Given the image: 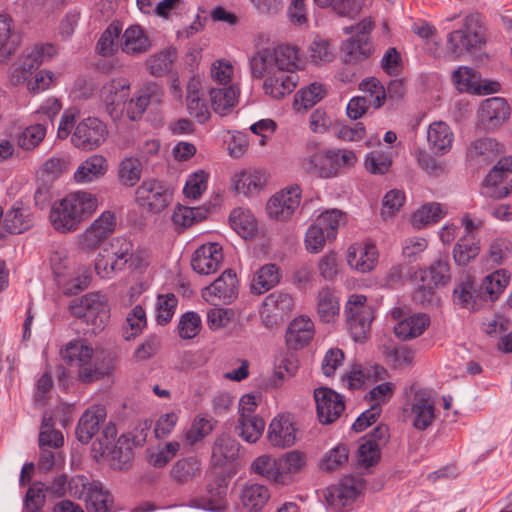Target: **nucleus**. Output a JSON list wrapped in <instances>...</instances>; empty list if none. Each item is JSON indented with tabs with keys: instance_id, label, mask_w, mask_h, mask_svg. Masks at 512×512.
<instances>
[{
	"instance_id": "1",
	"label": "nucleus",
	"mask_w": 512,
	"mask_h": 512,
	"mask_svg": "<svg viewBox=\"0 0 512 512\" xmlns=\"http://www.w3.org/2000/svg\"><path fill=\"white\" fill-rule=\"evenodd\" d=\"M301 63L296 47L280 45L258 50L250 59V69L254 78L265 79L266 95L281 99L294 91L298 83L296 70Z\"/></svg>"
},
{
	"instance_id": "2",
	"label": "nucleus",
	"mask_w": 512,
	"mask_h": 512,
	"mask_svg": "<svg viewBox=\"0 0 512 512\" xmlns=\"http://www.w3.org/2000/svg\"><path fill=\"white\" fill-rule=\"evenodd\" d=\"M94 195L78 191L67 195L53 204L50 211L52 227L60 233L76 231L82 221L90 217L97 209Z\"/></svg>"
},
{
	"instance_id": "3",
	"label": "nucleus",
	"mask_w": 512,
	"mask_h": 512,
	"mask_svg": "<svg viewBox=\"0 0 512 512\" xmlns=\"http://www.w3.org/2000/svg\"><path fill=\"white\" fill-rule=\"evenodd\" d=\"M357 157L352 150L328 149L316 151L302 161L304 170L319 178H332L355 165Z\"/></svg>"
},
{
	"instance_id": "4",
	"label": "nucleus",
	"mask_w": 512,
	"mask_h": 512,
	"mask_svg": "<svg viewBox=\"0 0 512 512\" xmlns=\"http://www.w3.org/2000/svg\"><path fill=\"white\" fill-rule=\"evenodd\" d=\"M485 43L481 17L470 14L465 17L462 29L452 31L447 37V51L454 59L480 48Z\"/></svg>"
},
{
	"instance_id": "5",
	"label": "nucleus",
	"mask_w": 512,
	"mask_h": 512,
	"mask_svg": "<svg viewBox=\"0 0 512 512\" xmlns=\"http://www.w3.org/2000/svg\"><path fill=\"white\" fill-rule=\"evenodd\" d=\"M61 357L70 366L78 368L79 379L84 383L94 382L108 373V369L100 367L93 348L84 342H69L61 350Z\"/></svg>"
},
{
	"instance_id": "6",
	"label": "nucleus",
	"mask_w": 512,
	"mask_h": 512,
	"mask_svg": "<svg viewBox=\"0 0 512 512\" xmlns=\"http://www.w3.org/2000/svg\"><path fill=\"white\" fill-rule=\"evenodd\" d=\"M133 244L124 237L113 238L97 255L95 271L101 278H112L131 260Z\"/></svg>"
},
{
	"instance_id": "7",
	"label": "nucleus",
	"mask_w": 512,
	"mask_h": 512,
	"mask_svg": "<svg viewBox=\"0 0 512 512\" xmlns=\"http://www.w3.org/2000/svg\"><path fill=\"white\" fill-rule=\"evenodd\" d=\"M349 330L355 341H362L370 331L374 319L373 308L367 304L364 295H351L345 307Z\"/></svg>"
},
{
	"instance_id": "8",
	"label": "nucleus",
	"mask_w": 512,
	"mask_h": 512,
	"mask_svg": "<svg viewBox=\"0 0 512 512\" xmlns=\"http://www.w3.org/2000/svg\"><path fill=\"white\" fill-rule=\"evenodd\" d=\"M71 313L91 323L94 329H103L109 318L105 297L100 293H90L70 306Z\"/></svg>"
},
{
	"instance_id": "9",
	"label": "nucleus",
	"mask_w": 512,
	"mask_h": 512,
	"mask_svg": "<svg viewBox=\"0 0 512 512\" xmlns=\"http://www.w3.org/2000/svg\"><path fill=\"white\" fill-rule=\"evenodd\" d=\"M107 137L106 125L96 117H87L76 125L71 142L78 149L90 151L100 147Z\"/></svg>"
},
{
	"instance_id": "10",
	"label": "nucleus",
	"mask_w": 512,
	"mask_h": 512,
	"mask_svg": "<svg viewBox=\"0 0 512 512\" xmlns=\"http://www.w3.org/2000/svg\"><path fill=\"white\" fill-rule=\"evenodd\" d=\"M116 215L107 210L97 217L79 236V246L85 251H94L110 237L116 228Z\"/></svg>"
},
{
	"instance_id": "11",
	"label": "nucleus",
	"mask_w": 512,
	"mask_h": 512,
	"mask_svg": "<svg viewBox=\"0 0 512 512\" xmlns=\"http://www.w3.org/2000/svg\"><path fill=\"white\" fill-rule=\"evenodd\" d=\"M302 191L294 185L274 194L267 203V213L277 221H286L299 209Z\"/></svg>"
},
{
	"instance_id": "12",
	"label": "nucleus",
	"mask_w": 512,
	"mask_h": 512,
	"mask_svg": "<svg viewBox=\"0 0 512 512\" xmlns=\"http://www.w3.org/2000/svg\"><path fill=\"white\" fill-rule=\"evenodd\" d=\"M391 317L398 320L394 326V333L397 338L403 341L421 336L430 325V318L427 314L417 313L408 315L407 309L403 307L393 308L391 310Z\"/></svg>"
},
{
	"instance_id": "13",
	"label": "nucleus",
	"mask_w": 512,
	"mask_h": 512,
	"mask_svg": "<svg viewBox=\"0 0 512 512\" xmlns=\"http://www.w3.org/2000/svg\"><path fill=\"white\" fill-rule=\"evenodd\" d=\"M136 201L139 206L152 213L164 210L171 200L168 189L159 181L151 179L143 181L137 188Z\"/></svg>"
},
{
	"instance_id": "14",
	"label": "nucleus",
	"mask_w": 512,
	"mask_h": 512,
	"mask_svg": "<svg viewBox=\"0 0 512 512\" xmlns=\"http://www.w3.org/2000/svg\"><path fill=\"white\" fill-rule=\"evenodd\" d=\"M510 116V106L502 97H491L484 100L478 111V125L486 131L502 126Z\"/></svg>"
},
{
	"instance_id": "15",
	"label": "nucleus",
	"mask_w": 512,
	"mask_h": 512,
	"mask_svg": "<svg viewBox=\"0 0 512 512\" xmlns=\"http://www.w3.org/2000/svg\"><path fill=\"white\" fill-rule=\"evenodd\" d=\"M314 399L318 419L322 424H331L342 414L345 408L341 395L327 387L314 390Z\"/></svg>"
},
{
	"instance_id": "16",
	"label": "nucleus",
	"mask_w": 512,
	"mask_h": 512,
	"mask_svg": "<svg viewBox=\"0 0 512 512\" xmlns=\"http://www.w3.org/2000/svg\"><path fill=\"white\" fill-rule=\"evenodd\" d=\"M238 294V280L232 270H226L211 285L205 287L202 292L203 298L216 305V300L223 303L232 302Z\"/></svg>"
},
{
	"instance_id": "17",
	"label": "nucleus",
	"mask_w": 512,
	"mask_h": 512,
	"mask_svg": "<svg viewBox=\"0 0 512 512\" xmlns=\"http://www.w3.org/2000/svg\"><path fill=\"white\" fill-rule=\"evenodd\" d=\"M297 434L293 417L290 414H280L269 424L267 438L272 446L286 448L296 443Z\"/></svg>"
},
{
	"instance_id": "18",
	"label": "nucleus",
	"mask_w": 512,
	"mask_h": 512,
	"mask_svg": "<svg viewBox=\"0 0 512 512\" xmlns=\"http://www.w3.org/2000/svg\"><path fill=\"white\" fill-rule=\"evenodd\" d=\"M33 226V215L29 208L14 205L6 213L0 208V238L8 234H21Z\"/></svg>"
},
{
	"instance_id": "19",
	"label": "nucleus",
	"mask_w": 512,
	"mask_h": 512,
	"mask_svg": "<svg viewBox=\"0 0 512 512\" xmlns=\"http://www.w3.org/2000/svg\"><path fill=\"white\" fill-rule=\"evenodd\" d=\"M510 172H512V156L501 158L486 176L482 194L494 199L508 196L510 194L508 186H500V183Z\"/></svg>"
},
{
	"instance_id": "20",
	"label": "nucleus",
	"mask_w": 512,
	"mask_h": 512,
	"mask_svg": "<svg viewBox=\"0 0 512 512\" xmlns=\"http://www.w3.org/2000/svg\"><path fill=\"white\" fill-rule=\"evenodd\" d=\"M408 417L417 430L424 431L432 425L436 415L434 401L429 393L425 391L415 393Z\"/></svg>"
},
{
	"instance_id": "21",
	"label": "nucleus",
	"mask_w": 512,
	"mask_h": 512,
	"mask_svg": "<svg viewBox=\"0 0 512 512\" xmlns=\"http://www.w3.org/2000/svg\"><path fill=\"white\" fill-rule=\"evenodd\" d=\"M223 261L222 247L212 242L203 244L193 254L191 265L193 270L201 275L216 272Z\"/></svg>"
},
{
	"instance_id": "22",
	"label": "nucleus",
	"mask_w": 512,
	"mask_h": 512,
	"mask_svg": "<svg viewBox=\"0 0 512 512\" xmlns=\"http://www.w3.org/2000/svg\"><path fill=\"white\" fill-rule=\"evenodd\" d=\"M120 36V49L129 56L145 54L152 48L150 37L138 24L130 25Z\"/></svg>"
},
{
	"instance_id": "23",
	"label": "nucleus",
	"mask_w": 512,
	"mask_h": 512,
	"mask_svg": "<svg viewBox=\"0 0 512 512\" xmlns=\"http://www.w3.org/2000/svg\"><path fill=\"white\" fill-rule=\"evenodd\" d=\"M452 81L459 91L473 94L497 92L499 88L498 83L482 86L478 72L467 66H460L455 70L452 74Z\"/></svg>"
},
{
	"instance_id": "24",
	"label": "nucleus",
	"mask_w": 512,
	"mask_h": 512,
	"mask_svg": "<svg viewBox=\"0 0 512 512\" xmlns=\"http://www.w3.org/2000/svg\"><path fill=\"white\" fill-rule=\"evenodd\" d=\"M378 261V251L375 245L368 243H354L347 251L349 266L361 273L370 272Z\"/></svg>"
},
{
	"instance_id": "25",
	"label": "nucleus",
	"mask_w": 512,
	"mask_h": 512,
	"mask_svg": "<svg viewBox=\"0 0 512 512\" xmlns=\"http://www.w3.org/2000/svg\"><path fill=\"white\" fill-rule=\"evenodd\" d=\"M107 413L102 405L88 408L80 417L76 427V437L81 443H88L98 432L100 423L104 422Z\"/></svg>"
},
{
	"instance_id": "26",
	"label": "nucleus",
	"mask_w": 512,
	"mask_h": 512,
	"mask_svg": "<svg viewBox=\"0 0 512 512\" xmlns=\"http://www.w3.org/2000/svg\"><path fill=\"white\" fill-rule=\"evenodd\" d=\"M503 153V145L493 138H480L467 148V158L477 165H487Z\"/></svg>"
},
{
	"instance_id": "27",
	"label": "nucleus",
	"mask_w": 512,
	"mask_h": 512,
	"mask_svg": "<svg viewBox=\"0 0 512 512\" xmlns=\"http://www.w3.org/2000/svg\"><path fill=\"white\" fill-rule=\"evenodd\" d=\"M227 485L217 482L207 486V495L191 498L187 506L210 511H221L226 505Z\"/></svg>"
},
{
	"instance_id": "28",
	"label": "nucleus",
	"mask_w": 512,
	"mask_h": 512,
	"mask_svg": "<svg viewBox=\"0 0 512 512\" xmlns=\"http://www.w3.org/2000/svg\"><path fill=\"white\" fill-rule=\"evenodd\" d=\"M129 87L128 81L121 78L113 79L103 85L100 97L111 115L126 102L129 96Z\"/></svg>"
},
{
	"instance_id": "29",
	"label": "nucleus",
	"mask_w": 512,
	"mask_h": 512,
	"mask_svg": "<svg viewBox=\"0 0 512 512\" xmlns=\"http://www.w3.org/2000/svg\"><path fill=\"white\" fill-rule=\"evenodd\" d=\"M453 139V132L445 122L439 121L429 125L427 142L434 154L443 155L447 153L452 147Z\"/></svg>"
},
{
	"instance_id": "30",
	"label": "nucleus",
	"mask_w": 512,
	"mask_h": 512,
	"mask_svg": "<svg viewBox=\"0 0 512 512\" xmlns=\"http://www.w3.org/2000/svg\"><path fill=\"white\" fill-rule=\"evenodd\" d=\"M177 58V49L175 47H166L150 55L145 61V66L152 76L163 77L173 71Z\"/></svg>"
},
{
	"instance_id": "31",
	"label": "nucleus",
	"mask_w": 512,
	"mask_h": 512,
	"mask_svg": "<svg viewBox=\"0 0 512 512\" xmlns=\"http://www.w3.org/2000/svg\"><path fill=\"white\" fill-rule=\"evenodd\" d=\"M209 96L213 111L220 116H225L238 103L239 89L235 85L211 88Z\"/></svg>"
},
{
	"instance_id": "32",
	"label": "nucleus",
	"mask_w": 512,
	"mask_h": 512,
	"mask_svg": "<svg viewBox=\"0 0 512 512\" xmlns=\"http://www.w3.org/2000/svg\"><path fill=\"white\" fill-rule=\"evenodd\" d=\"M108 170V162L105 157L94 154L83 161L74 173L77 183L85 184L103 177Z\"/></svg>"
},
{
	"instance_id": "33",
	"label": "nucleus",
	"mask_w": 512,
	"mask_h": 512,
	"mask_svg": "<svg viewBox=\"0 0 512 512\" xmlns=\"http://www.w3.org/2000/svg\"><path fill=\"white\" fill-rule=\"evenodd\" d=\"M313 335V322L305 316H300L289 324L286 332V342L294 349L302 348L311 341Z\"/></svg>"
},
{
	"instance_id": "34",
	"label": "nucleus",
	"mask_w": 512,
	"mask_h": 512,
	"mask_svg": "<svg viewBox=\"0 0 512 512\" xmlns=\"http://www.w3.org/2000/svg\"><path fill=\"white\" fill-rule=\"evenodd\" d=\"M270 499V492L264 485L246 484L241 491L240 500L245 512H260Z\"/></svg>"
},
{
	"instance_id": "35",
	"label": "nucleus",
	"mask_w": 512,
	"mask_h": 512,
	"mask_svg": "<svg viewBox=\"0 0 512 512\" xmlns=\"http://www.w3.org/2000/svg\"><path fill=\"white\" fill-rule=\"evenodd\" d=\"M200 82L193 78L187 84V109L197 122L203 124L210 118L209 109L205 101L199 95Z\"/></svg>"
},
{
	"instance_id": "36",
	"label": "nucleus",
	"mask_w": 512,
	"mask_h": 512,
	"mask_svg": "<svg viewBox=\"0 0 512 512\" xmlns=\"http://www.w3.org/2000/svg\"><path fill=\"white\" fill-rule=\"evenodd\" d=\"M84 502L88 512H109L113 498L100 482L93 481L89 492L85 495Z\"/></svg>"
},
{
	"instance_id": "37",
	"label": "nucleus",
	"mask_w": 512,
	"mask_h": 512,
	"mask_svg": "<svg viewBox=\"0 0 512 512\" xmlns=\"http://www.w3.org/2000/svg\"><path fill=\"white\" fill-rule=\"evenodd\" d=\"M230 225L242 238H253L257 233V221L248 209L235 208L229 216Z\"/></svg>"
},
{
	"instance_id": "38",
	"label": "nucleus",
	"mask_w": 512,
	"mask_h": 512,
	"mask_svg": "<svg viewBox=\"0 0 512 512\" xmlns=\"http://www.w3.org/2000/svg\"><path fill=\"white\" fill-rule=\"evenodd\" d=\"M280 281L279 268L275 264L262 266L253 277L251 291L261 295L275 287Z\"/></svg>"
},
{
	"instance_id": "39",
	"label": "nucleus",
	"mask_w": 512,
	"mask_h": 512,
	"mask_svg": "<svg viewBox=\"0 0 512 512\" xmlns=\"http://www.w3.org/2000/svg\"><path fill=\"white\" fill-rule=\"evenodd\" d=\"M265 182V174L258 170L241 171L233 177L235 190L244 195L259 191L264 186Z\"/></svg>"
},
{
	"instance_id": "40",
	"label": "nucleus",
	"mask_w": 512,
	"mask_h": 512,
	"mask_svg": "<svg viewBox=\"0 0 512 512\" xmlns=\"http://www.w3.org/2000/svg\"><path fill=\"white\" fill-rule=\"evenodd\" d=\"M239 443L227 434L219 436L212 448V459L216 465L223 466L238 456Z\"/></svg>"
},
{
	"instance_id": "41",
	"label": "nucleus",
	"mask_w": 512,
	"mask_h": 512,
	"mask_svg": "<svg viewBox=\"0 0 512 512\" xmlns=\"http://www.w3.org/2000/svg\"><path fill=\"white\" fill-rule=\"evenodd\" d=\"M339 298L329 288H323L317 296V313L321 321L329 323L339 314Z\"/></svg>"
},
{
	"instance_id": "42",
	"label": "nucleus",
	"mask_w": 512,
	"mask_h": 512,
	"mask_svg": "<svg viewBox=\"0 0 512 512\" xmlns=\"http://www.w3.org/2000/svg\"><path fill=\"white\" fill-rule=\"evenodd\" d=\"M121 32L122 28L119 22H112L101 34L97 42V53L104 57L114 55L120 48L119 43Z\"/></svg>"
},
{
	"instance_id": "43",
	"label": "nucleus",
	"mask_w": 512,
	"mask_h": 512,
	"mask_svg": "<svg viewBox=\"0 0 512 512\" xmlns=\"http://www.w3.org/2000/svg\"><path fill=\"white\" fill-rule=\"evenodd\" d=\"M453 259L459 266H466L480 253V240L460 237L453 248Z\"/></svg>"
},
{
	"instance_id": "44",
	"label": "nucleus",
	"mask_w": 512,
	"mask_h": 512,
	"mask_svg": "<svg viewBox=\"0 0 512 512\" xmlns=\"http://www.w3.org/2000/svg\"><path fill=\"white\" fill-rule=\"evenodd\" d=\"M510 276L505 269H498L487 275L480 286L482 295H488L490 300H495L504 291L509 283Z\"/></svg>"
},
{
	"instance_id": "45",
	"label": "nucleus",
	"mask_w": 512,
	"mask_h": 512,
	"mask_svg": "<svg viewBox=\"0 0 512 512\" xmlns=\"http://www.w3.org/2000/svg\"><path fill=\"white\" fill-rule=\"evenodd\" d=\"M512 253V242L507 238L494 239L487 250L484 258L485 265L493 268L504 264Z\"/></svg>"
},
{
	"instance_id": "46",
	"label": "nucleus",
	"mask_w": 512,
	"mask_h": 512,
	"mask_svg": "<svg viewBox=\"0 0 512 512\" xmlns=\"http://www.w3.org/2000/svg\"><path fill=\"white\" fill-rule=\"evenodd\" d=\"M420 279L425 282L430 277L429 282L434 286H445L451 280L450 264L448 259L439 258L432 263L426 270H420Z\"/></svg>"
},
{
	"instance_id": "47",
	"label": "nucleus",
	"mask_w": 512,
	"mask_h": 512,
	"mask_svg": "<svg viewBox=\"0 0 512 512\" xmlns=\"http://www.w3.org/2000/svg\"><path fill=\"white\" fill-rule=\"evenodd\" d=\"M117 174L122 185L132 187L141 179L142 164L138 158L126 157L120 161Z\"/></svg>"
},
{
	"instance_id": "48",
	"label": "nucleus",
	"mask_w": 512,
	"mask_h": 512,
	"mask_svg": "<svg viewBox=\"0 0 512 512\" xmlns=\"http://www.w3.org/2000/svg\"><path fill=\"white\" fill-rule=\"evenodd\" d=\"M200 473V464L195 457L179 459L172 467L170 475L178 484H185Z\"/></svg>"
},
{
	"instance_id": "49",
	"label": "nucleus",
	"mask_w": 512,
	"mask_h": 512,
	"mask_svg": "<svg viewBox=\"0 0 512 512\" xmlns=\"http://www.w3.org/2000/svg\"><path fill=\"white\" fill-rule=\"evenodd\" d=\"M346 62H358L367 59L372 53L369 39L352 36L343 45Z\"/></svg>"
},
{
	"instance_id": "50",
	"label": "nucleus",
	"mask_w": 512,
	"mask_h": 512,
	"mask_svg": "<svg viewBox=\"0 0 512 512\" xmlns=\"http://www.w3.org/2000/svg\"><path fill=\"white\" fill-rule=\"evenodd\" d=\"M349 461V449L345 444H338L330 449L321 459L322 471L332 472L343 468Z\"/></svg>"
},
{
	"instance_id": "51",
	"label": "nucleus",
	"mask_w": 512,
	"mask_h": 512,
	"mask_svg": "<svg viewBox=\"0 0 512 512\" xmlns=\"http://www.w3.org/2000/svg\"><path fill=\"white\" fill-rule=\"evenodd\" d=\"M306 465V455L298 450H293L278 458V470L281 472V482L285 483L288 474H296Z\"/></svg>"
},
{
	"instance_id": "52",
	"label": "nucleus",
	"mask_w": 512,
	"mask_h": 512,
	"mask_svg": "<svg viewBox=\"0 0 512 512\" xmlns=\"http://www.w3.org/2000/svg\"><path fill=\"white\" fill-rule=\"evenodd\" d=\"M278 468V458L270 455H261L254 459L251 463V470L275 483L281 482V472Z\"/></svg>"
},
{
	"instance_id": "53",
	"label": "nucleus",
	"mask_w": 512,
	"mask_h": 512,
	"mask_svg": "<svg viewBox=\"0 0 512 512\" xmlns=\"http://www.w3.org/2000/svg\"><path fill=\"white\" fill-rule=\"evenodd\" d=\"M443 217V211L440 204L428 203L421 206L411 216L412 225L421 229L431 223L439 221Z\"/></svg>"
},
{
	"instance_id": "54",
	"label": "nucleus",
	"mask_w": 512,
	"mask_h": 512,
	"mask_svg": "<svg viewBox=\"0 0 512 512\" xmlns=\"http://www.w3.org/2000/svg\"><path fill=\"white\" fill-rule=\"evenodd\" d=\"M237 428L244 441L255 443L263 434L265 422L261 417L238 418Z\"/></svg>"
},
{
	"instance_id": "55",
	"label": "nucleus",
	"mask_w": 512,
	"mask_h": 512,
	"mask_svg": "<svg viewBox=\"0 0 512 512\" xmlns=\"http://www.w3.org/2000/svg\"><path fill=\"white\" fill-rule=\"evenodd\" d=\"M359 89L367 94L369 104L375 109L381 108L386 101V89L375 77L366 78L359 84Z\"/></svg>"
},
{
	"instance_id": "56",
	"label": "nucleus",
	"mask_w": 512,
	"mask_h": 512,
	"mask_svg": "<svg viewBox=\"0 0 512 512\" xmlns=\"http://www.w3.org/2000/svg\"><path fill=\"white\" fill-rule=\"evenodd\" d=\"M266 311L274 312L283 320L294 307V300L288 293L278 292L268 295L263 302Z\"/></svg>"
},
{
	"instance_id": "57",
	"label": "nucleus",
	"mask_w": 512,
	"mask_h": 512,
	"mask_svg": "<svg viewBox=\"0 0 512 512\" xmlns=\"http://www.w3.org/2000/svg\"><path fill=\"white\" fill-rule=\"evenodd\" d=\"M55 53L56 49L51 44L35 46L23 60V71L31 72L32 70L38 68L43 62L49 60Z\"/></svg>"
},
{
	"instance_id": "58",
	"label": "nucleus",
	"mask_w": 512,
	"mask_h": 512,
	"mask_svg": "<svg viewBox=\"0 0 512 512\" xmlns=\"http://www.w3.org/2000/svg\"><path fill=\"white\" fill-rule=\"evenodd\" d=\"M64 438L60 431L54 429V422L51 416L44 415L41 431L39 434V444L41 448H59L63 445Z\"/></svg>"
},
{
	"instance_id": "59",
	"label": "nucleus",
	"mask_w": 512,
	"mask_h": 512,
	"mask_svg": "<svg viewBox=\"0 0 512 512\" xmlns=\"http://www.w3.org/2000/svg\"><path fill=\"white\" fill-rule=\"evenodd\" d=\"M325 94V89L321 84L312 83L306 88L301 89L295 96V106L308 109L320 101Z\"/></svg>"
},
{
	"instance_id": "60",
	"label": "nucleus",
	"mask_w": 512,
	"mask_h": 512,
	"mask_svg": "<svg viewBox=\"0 0 512 512\" xmlns=\"http://www.w3.org/2000/svg\"><path fill=\"white\" fill-rule=\"evenodd\" d=\"M207 211L202 208H193L179 206L177 207L172 215V220L175 225L181 227H189L195 222H199L206 218Z\"/></svg>"
},
{
	"instance_id": "61",
	"label": "nucleus",
	"mask_w": 512,
	"mask_h": 512,
	"mask_svg": "<svg viewBox=\"0 0 512 512\" xmlns=\"http://www.w3.org/2000/svg\"><path fill=\"white\" fill-rule=\"evenodd\" d=\"M309 57L315 64L331 62L334 57V49L327 39L315 38L309 46Z\"/></svg>"
},
{
	"instance_id": "62",
	"label": "nucleus",
	"mask_w": 512,
	"mask_h": 512,
	"mask_svg": "<svg viewBox=\"0 0 512 512\" xmlns=\"http://www.w3.org/2000/svg\"><path fill=\"white\" fill-rule=\"evenodd\" d=\"M46 127L44 123L27 127L18 137V144L25 150H32L44 139Z\"/></svg>"
},
{
	"instance_id": "63",
	"label": "nucleus",
	"mask_w": 512,
	"mask_h": 512,
	"mask_svg": "<svg viewBox=\"0 0 512 512\" xmlns=\"http://www.w3.org/2000/svg\"><path fill=\"white\" fill-rule=\"evenodd\" d=\"M177 302L176 296L172 293L158 296L156 304V320L158 324L165 325L172 319Z\"/></svg>"
},
{
	"instance_id": "64",
	"label": "nucleus",
	"mask_w": 512,
	"mask_h": 512,
	"mask_svg": "<svg viewBox=\"0 0 512 512\" xmlns=\"http://www.w3.org/2000/svg\"><path fill=\"white\" fill-rule=\"evenodd\" d=\"M343 221V214L337 209H332L322 213L316 220V223L326 233L328 239H334L336 230Z\"/></svg>"
}]
</instances>
